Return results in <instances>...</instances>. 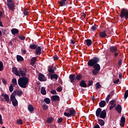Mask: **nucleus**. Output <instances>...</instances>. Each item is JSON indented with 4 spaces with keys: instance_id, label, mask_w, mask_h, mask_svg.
Listing matches in <instances>:
<instances>
[{
    "instance_id": "f257e3e1",
    "label": "nucleus",
    "mask_w": 128,
    "mask_h": 128,
    "mask_svg": "<svg viewBox=\"0 0 128 128\" xmlns=\"http://www.w3.org/2000/svg\"><path fill=\"white\" fill-rule=\"evenodd\" d=\"M28 78L26 76L20 77L18 80V84L20 88H28Z\"/></svg>"
},
{
    "instance_id": "f03ea898",
    "label": "nucleus",
    "mask_w": 128,
    "mask_h": 128,
    "mask_svg": "<svg viewBox=\"0 0 128 128\" xmlns=\"http://www.w3.org/2000/svg\"><path fill=\"white\" fill-rule=\"evenodd\" d=\"M96 114L97 118H100L104 119L106 116V110H102V108H99L96 110Z\"/></svg>"
},
{
    "instance_id": "7ed1b4c3",
    "label": "nucleus",
    "mask_w": 128,
    "mask_h": 128,
    "mask_svg": "<svg viewBox=\"0 0 128 128\" xmlns=\"http://www.w3.org/2000/svg\"><path fill=\"white\" fill-rule=\"evenodd\" d=\"M16 92L14 91L12 92L10 97V100L12 102V104L14 106H16L18 104V102L16 98Z\"/></svg>"
},
{
    "instance_id": "20e7f679",
    "label": "nucleus",
    "mask_w": 128,
    "mask_h": 128,
    "mask_svg": "<svg viewBox=\"0 0 128 128\" xmlns=\"http://www.w3.org/2000/svg\"><path fill=\"white\" fill-rule=\"evenodd\" d=\"M66 112H64V116H67V118L74 116L76 114V110L74 109L68 108Z\"/></svg>"
},
{
    "instance_id": "39448f33",
    "label": "nucleus",
    "mask_w": 128,
    "mask_h": 128,
    "mask_svg": "<svg viewBox=\"0 0 128 128\" xmlns=\"http://www.w3.org/2000/svg\"><path fill=\"white\" fill-rule=\"evenodd\" d=\"M120 17L121 18H125L126 20L128 18V9L123 8L121 10Z\"/></svg>"
},
{
    "instance_id": "423d86ee",
    "label": "nucleus",
    "mask_w": 128,
    "mask_h": 128,
    "mask_svg": "<svg viewBox=\"0 0 128 128\" xmlns=\"http://www.w3.org/2000/svg\"><path fill=\"white\" fill-rule=\"evenodd\" d=\"M98 62H100L98 58L94 57L88 62V66H94Z\"/></svg>"
},
{
    "instance_id": "0eeeda50",
    "label": "nucleus",
    "mask_w": 128,
    "mask_h": 128,
    "mask_svg": "<svg viewBox=\"0 0 128 128\" xmlns=\"http://www.w3.org/2000/svg\"><path fill=\"white\" fill-rule=\"evenodd\" d=\"M7 6L10 10L12 12L14 11V2H13L12 0H6Z\"/></svg>"
},
{
    "instance_id": "6e6552de",
    "label": "nucleus",
    "mask_w": 128,
    "mask_h": 128,
    "mask_svg": "<svg viewBox=\"0 0 128 128\" xmlns=\"http://www.w3.org/2000/svg\"><path fill=\"white\" fill-rule=\"evenodd\" d=\"M27 70L26 68H20L18 70L19 74H20V76H22V77L26 76V74L27 72Z\"/></svg>"
},
{
    "instance_id": "1a4fd4ad",
    "label": "nucleus",
    "mask_w": 128,
    "mask_h": 128,
    "mask_svg": "<svg viewBox=\"0 0 128 128\" xmlns=\"http://www.w3.org/2000/svg\"><path fill=\"white\" fill-rule=\"evenodd\" d=\"M38 80L40 82H46V76L42 73L38 74Z\"/></svg>"
},
{
    "instance_id": "9d476101",
    "label": "nucleus",
    "mask_w": 128,
    "mask_h": 128,
    "mask_svg": "<svg viewBox=\"0 0 128 128\" xmlns=\"http://www.w3.org/2000/svg\"><path fill=\"white\" fill-rule=\"evenodd\" d=\"M66 0H60V1L58 2L59 6H66L68 3H66Z\"/></svg>"
},
{
    "instance_id": "9b49d317",
    "label": "nucleus",
    "mask_w": 128,
    "mask_h": 128,
    "mask_svg": "<svg viewBox=\"0 0 128 128\" xmlns=\"http://www.w3.org/2000/svg\"><path fill=\"white\" fill-rule=\"evenodd\" d=\"M116 101L115 100H112L110 102V110H112L116 106Z\"/></svg>"
},
{
    "instance_id": "f8f14e48",
    "label": "nucleus",
    "mask_w": 128,
    "mask_h": 128,
    "mask_svg": "<svg viewBox=\"0 0 128 128\" xmlns=\"http://www.w3.org/2000/svg\"><path fill=\"white\" fill-rule=\"evenodd\" d=\"M52 102H60V96L58 95H54L51 97Z\"/></svg>"
},
{
    "instance_id": "ddd939ff",
    "label": "nucleus",
    "mask_w": 128,
    "mask_h": 128,
    "mask_svg": "<svg viewBox=\"0 0 128 128\" xmlns=\"http://www.w3.org/2000/svg\"><path fill=\"white\" fill-rule=\"evenodd\" d=\"M12 72L13 74H14L16 76H20V72H18V68H16L14 67L12 68Z\"/></svg>"
},
{
    "instance_id": "4468645a",
    "label": "nucleus",
    "mask_w": 128,
    "mask_h": 128,
    "mask_svg": "<svg viewBox=\"0 0 128 128\" xmlns=\"http://www.w3.org/2000/svg\"><path fill=\"white\" fill-rule=\"evenodd\" d=\"M69 78L70 80V82H76V74H71L69 76Z\"/></svg>"
},
{
    "instance_id": "2eb2a0df",
    "label": "nucleus",
    "mask_w": 128,
    "mask_h": 128,
    "mask_svg": "<svg viewBox=\"0 0 128 128\" xmlns=\"http://www.w3.org/2000/svg\"><path fill=\"white\" fill-rule=\"evenodd\" d=\"M54 70H56V66H54L52 68V67L49 68H48V72L50 74H55Z\"/></svg>"
},
{
    "instance_id": "dca6fc26",
    "label": "nucleus",
    "mask_w": 128,
    "mask_h": 128,
    "mask_svg": "<svg viewBox=\"0 0 128 128\" xmlns=\"http://www.w3.org/2000/svg\"><path fill=\"white\" fill-rule=\"evenodd\" d=\"M115 110H116V112H118V114H120L122 108V106H120V104H118L115 108Z\"/></svg>"
},
{
    "instance_id": "f3484780",
    "label": "nucleus",
    "mask_w": 128,
    "mask_h": 128,
    "mask_svg": "<svg viewBox=\"0 0 128 128\" xmlns=\"http://www.w3.org/2000/svg\"><path fill=\"white\" fill-rule=\"evenodd\" d=\"M36 54L37 56H40V54H42V48L40 46L36 48Z\"/></svg>"
},
{
    "instance_id": "a211bd4d",
    "label": "nucleus",
    "mask_w": 128,
    "mask_h": 128,
    "mask_svg": "<svg viewBox=\"0 0 128 128\" xmlns=\"http://www.w3.org/2000/svg\"><path fill=\"white\" fill-rule=\"evenodd\" d=\"M50 78L52 80H58V75L54 73V74H52L50 76Z\"/></svg>"
},
{
    "instance_id": "6ab92c4d",
    "label": "nucleus",
    "mask_w": 128,
    "mask_h": 128,
    "mask_svg": "<svg viewBox=\"0 0 128 128\" xmlns=\"http://www.w3.org/2000/svg\"><path fill=\"white\" fill-rule=\"evenodd\" d=\"M118 50L116 46H112L110 48V52H116Z\"/></svg>"
},
{
    "instance_id": "aec40b11",
    "label": "nucleus",
    "mask_w": 128,
    "mask_h": 128,
    "mask_svg": "<svg viewBox=\"0 0 128 128\" xmlns=\"http://www.w3.org/2000/svg\"><path fill=\"white\" fill-rule=\"evenodd\" d=\"M28 108L30 112H32L34 110V106H32V104L28 105Z\"/></svg>"
},
{
    "instance_id": "412c9836",
    "label": "nucleus",
    "mask_w": 128,
    "mask_h": 128,
    "mask_svg": "<svg viewBox=\"0 0 128 128\" xmlns=\"http://www.w3.org/2000/svg\"><path fill=\"white\" fill-rule=\"evenodd\" d=\"M14 92H16V94H17V96H22V90H14Z\"/></svg>"
},
{
    "instance_id": "4be33fe9",
    "label": "nucleus",
    "mask_w": 128,
    "mask_h": 128,
    "mask_svg": "<svg viewBox=\"0 0 128 128\" xmlns=\"http://www.w3.org/2000/svg\"><path fill=\"white\" fill-rule=\"evenodd\" d=\"M99 36L100 38H106V31L100 32Z\"/></svg>"
},
{
    "instance_id": "5701e85b",
    "label": "nucleus",
    "mask_w": 128,
    "mask_h": 128,
    "mask_svg": "<svg viewBox=\"0 0 128 128\" xmlns=\"http://www.w3.org/2000/svg\"><path fill=\"white\" fill-rule=\"evenodd\" d=\"M18 30L16 29V28H12L11 30V32L12 34H18Z\"/></svg>"
},
{
    "instance_id": "b1692460",
    "label": "nucleus",
    "mask_w": 128,
    "mask_h": 128,
    "mask_svg": "<svg viewBox=\"0 0 128 128\" xmlns=\"http://www.w3.org/2000/svg\"><path fill=\"white\" fill-rule=\"evenodd\" d=\"M93 68H94V70H100V64H96L94 66Z\"/></svg>"
},
{
    "instance_id": "393cba45",
    "label": "nucleus",
    "mask_w": 128,
    "mask_h": 128,
    "mask_svg": "<svg viewBox=\"0 0 128 128\" xmlns=\"http://www.w3.org/2000/svg\"><path fill=\"white\" fill-rule=\"evenodd\" d=\"M36 57H33L31 59L30 64L32 66H34V64H36Z\"/></svg>"
},
{
    "instance_id": "a878e982",
    "label": "nucleus",
    "mask_w": 128,
    "mask_h": 128,
    "mask_svg": "<svg viewBox=\"0 0 128 128\" xmlns=\"http://www.w3.org/2000/svg\"><path fill=\"white\" fill-rule=\"evenodd\" d=\"M54 118L50 117L47 119L46 122H48V124H52V122H54Z\"/></svg>"
},
{
    "instance_id": "bb28decb",
    "label": "nucleus",
    "mask_w": 128,
    "mask_h": 128,
    "mask_svg": "<svg viewBox=\"0 0 128 128\" xmlns=\"http://www.w3.org/2000/svg\"><path fill=\"white\" fill-rule=\"evenodd\" d=\"M16 60L18 62H22V60H24V58H22L20 55H17Z\"/></svg>"
},
{
    "instance_id": "cd10ccee",
    "label": "nucleus",
    "mask_w": 128,
    "mask_h": 128,
    "mask_svg": "<svg viewBox=\"0 0 128 128\" xmlns=\"http://www.w3.org/2000/svg\"><path fill=\"white\" fill-rule=\"evenodd\" d=\"M99 106H100V108H104V106H106V101H104V100H102V101L100 102Z\"/></svg>"
},
{
    "instance_id": "c85d7f7f",
    "label": "nucleus",
    "mask_w": 128,
    "mask_h": 128,
    "mask_svg": "<svg viewBox=\"0 0 128 128\" xmlns=\"http://www.w3.org/2000/svg\"><path fill=\"white\" fill-rule=\"evenodd\" d=\"M41 94H43V96L46 94V88L44 87H42Z\"/></svg>"
},
{
    "instance_id": "c756f323",
    "label": "nucleus",
    "mask_w": 128,
    "mask_h": 128,
    "mask_svg": "<svg viewBox=\"0 0 128 128\" xmlns=\"http://www.w3.org/2000/svg\"><path fill=\"white\" fill-rule=\"evenodd\" d=\"M75 80L76 81L78 80L80 82V74L79 73L78 74H76V76H75Z\"/></svg>"
},
{
    "instance_id": "7c9ffc66",
    "label": "nucleus",
    "mask_w": 128,
    "mask_h": 128,
    "mask_svg": "<svg viewBox=\"0 0 128 128\" xmlns=\"http://www.w3.org/2000/svg\"><path fill=\"white\" fill-rule=\"evenodd\" d=\"M98 123L101 126H104V121L102 119H98Z\"/></svg>"
},
{
    "instance_id": "2f4dec72",
    "label": "nucleus",
    "mask_w": 128,
    "mask_h": 128,
    "mask_svg": "<svg viewBox=\"0 0 128 128\" xmlns=\"http://www.w3.org/2000/svg\"><path fill=\"white\" fill-rule=\"evenodd\" d=\"M44 102L47 104H50V98H46L44 99Z\"/></svg>"
},
{
    "instance_id": "473e14b6",
    "label": "nucleus",
    "mask_w": 128,
    "mask_h": 128,
    "mask_svg": "<svg viewBox=\"0 0 128 128\" xmlns=\"http://www.w3.org/2000/svg\"><path fill=\"white\" fill-rule=\"evenodd\" d=\"M80 86H82V88H86L88 86V85H86V82L82 80L80 82Z\"/></svg>"
},
{
    "instance_id": "72a5a7b5",
    "label": "nucleus",
    "mask_w": 128,
    "mask_h": 128,
    "mask_svg": "<svg viewBox=\"0 0 128 128\" xmlns=\"http://www.w3.org/2000/svg\"><path fill=\"white\" fill-rule=\"evenodd\" d=\"M4 98L6 100V101L7 102L8 104L10 102V96L8 94H5Z\"/></svg>"
},
{
    "instance_id": "f704fd0d",
    "label": "nucleus",
    "mask_w": 128,
    "mask_h": 128,
    "mask_svg": "<svg viewBox=\"0 0 128 128\" xmlns=\"http://www.w3.org/2000/svg\"><path fill=\"white\" fill-rule=\"evenodd\" d=\"M86 45L88 46H90L92 44V40L89 39L86 40Z\"/></svg>"
},
{
    "instance_id": "c9c22d12",
    "label": "nucleus",
    "mask_w": 128,
    "mask_h": 128,
    "mask_svg": "<svg viewBox=\"0 0 128 128\" xmlns=\"http://www.w3.org/2000/svg\"><path fill=\"white\" fill-rule=\"evenodd\" d=\"M30 48L32 50H36V48H38V46L34 44H32L30 45Z\"/></svg>"
},
{
    "instance_id": "e433bc0d",
    "label": "nucleus",
    "mask_w": 128,
    "mask_h": 128,
    "mask_svg": "<svg viewBox=\"0 0 128 128\" xmlns=\"http://www.w3.org/2000/svg\"><path fill=\"white\" fill-rule=\"evenodd\" d=\"M4 70V63L0 60V72H2Z\"/></svg>"
},
{
    "instance_id": "4c0bfd02",
    "label": "nucleus",
    "mask_w": 128,
    "mask_h": 128,
    "mask_svg": "<svg viewBox=\"0 0 128 128\" xmlns=\"http://www.w3.org/2000/svg\"><path fill=\"white\" fill-rule=\"evenodd\" d=\"M98 72H100V70L94 69V70H92V73L94 76H96V74H98Z\"/></svg>"
},
{
    "instance_id": "58836bf2",
    "label": "nucleus",
    "mask_w": 128,
    "mask_h": 128,
    "mask_svg": "<svg viewBox=\"0 0 128 128\" xmlns=\"http://www.w3.org/2000/svg\"><path fill=\"white\" fill-rule=\"evenodd\" d=\"M102 88V86L100 84V82H98L96 84V90H98V88Z\"/></svg>"
},
{
    "instance_id": "ea45409f",
    "label": "nucleus",
    "mask_w": 128,
    "mask_h": 128,
    "mask_svg": "<svg viewBox=\"0 0 128 128\" xmlns=\"http://www.w3.org/2000/svg\"><path fill=\"white\" fill-rule=\"evenodd\" d=\"M16 122L17 124H19V125L22 124V119H18L16 120Z\"/></svg>"
},
{
    "instance_id": "a19ab883",
    "label": "nucleus",
    "mask_w": 128,
    "mask_h": 128,
    "mask_svg": "<svg viewBox=\"0 0 128 128\" xmlns=\"http://www.w3.org/2000/svg\"><path fill=\"white\" fill-rule=\"evenodd\" d=\"M9 90L10 92H12L14 91V85L12 84H11L10 86Z\"/></svg>"
},
{
    "instance_id": "79ce46f5",
    "label": "nucleus",
    "mask_w": 128,
    "mask_h": 128,
    "mask_svg": "<svg viewBox=\"0 0 128 128\" xmlns=\"http://www.w3.org/2000/svg\"><path fill=\"white\" fill-rule=\"evenodd\" d=\"M42 108L44 110H46L48 108V106L46 104H44L42 105Z\"/></svg>"
},
{
    "instance_id": "37998d69",
    "label": "nucleus",
    "mask_w": 128,
    "mask_h": 128,
    "mask_svg": "<svg viewBox=\"0 0 128 128\" xmlns=\"http://www.w3.org/2000/svg\"><path fill=\"white\" fill-rule=\"evenodd\" d=\"M128 90L125 92V93L124 94V99L126 100V98H128Z\"/></svg>"
},
{
    "instance_id": "c03bdc74",
    "label": "nucleus",
    "mask_w": 128,
    "mask_h": 128,
    "mask_svg": "<svg viewBox=\"0 0 128 128\" xmlns=\"http://www.w3.org/2000/svg\"><path fill=\"white\" fill-rule=\"evenodd\" d=\"M12 82L15 85L18 84V82H16V78L12 79Z\"/></svg>"
},
{
    "instance_id": "a18cd8bd",
    "label": "nucleus",
    "mask_w": 128,
    "mask_h": 128,
    "mask_svg": "<svg viewBox=\"0 0 128 128\" xmlns=\"http://www.w3.org/2000/svg\"><path fill=\"white\" fill-rule=\"evenodd\" d=\"M122 60H120L118 62V66L120 68L122 66Z\"/></svg>"
},
{
    "instance_id": "49530a36",
    "label": "nucleus",
    "mask_w": 128,
    "mask_h": 128,
    "mask_svg": "<svg viewBox=\"0 0 128 128\" xmlns=\"http://www.w3.org/2000/svg\"><path fill=\"white\" fill-rule=\"evenodd\" d=\"M18 38L21 40H26V36H18Z\"/></svg>"
},
{
    "instance_id": "de8ad7c7",
    "label": "nucleus",
    "mask_w": 128,
    "mask_h": 128,
    "mask_svg": "<svg viewBox=\"0 0 128 128\" xmlns=\"http://www.w3.org/2000/svg\"><path fill=\"white\" fill-rule=\"evenodd\" d=\"M110 98V94H108L106 100V102H108Z\"/></svg>"
},
{
    "instance_id": "09e8293b",
    "label": "nucleus",
    "mask_w": 128,
    "mask_h": 128,
    "mask_svg": "<svg viewBox=\"0 0 128 128\" xmlns=\"http://www.w3.org/2000/svg\"><path fill=\"white\" fill-rule=\"evenodd\" d=\"M50 94H56V90H52L50 92Z\"/></svg>"
},
{
    "instance_id": "8fccbe9b",
    "label": "nucleus",
    "mask_w": 128,
    "mask_h": 128,
    "mask_svg": "<svg viewBox=\"0 0 128 128\" xmlns=\"http://www.w3.org/2000/svg\"><path fill=\"white\" fill-rule=\"evenodd\" d=\"M0 124H4V122H2V116L0 114Z\"/></svg>"
},
{
    "instance_id": "3c124183",
    "label": "nucleus",
    "mask_w": 128,
    "mask_h": 128,
    "mask_svg": "<svg viewBox=\"0 0 128 128\" xmlns=\"http://www.w3.org/2000/svg\"><path fill=\"white\" fill-rule=\"evenodd\" d=\"M71 44H76V39H74V38H72L71 40Z\"/></svg>"
},
{
    "instance_id": "603ef678",
    "label": "nucleus",
    "mask_w": 128,
    "mask_h": 128,
    "mask_svg": "<svg viewBox=\"0 0 128 128\" xmlns=\"http://www.w3.org/2000/svg\"><path fill=\"white\" fill-rule=\"evenodd\" d=\"M62 118H59L58 120V124H60V122H62Z\"/></svg>"
},
{
    "instance_id": "864d4df0",
    "label": "nucleus",
    "mask_w": 128,
    "mask_h": 128,
    "mask_svg": "<svg viewBox=\"0 0 128 128\" xmlns=\"http://www.w3.org/2000/svg\"><path fill=\"white\" fill-rule=\"evenodd\" d=\"M121 122H126V118L124 117L121 118Z\"/></svg>"
},
{
    "instance_id": "5fc2aeb1",
    "label": "nucleus",
    "mask_w": 128,
    "mask_h": 128,
    "mask_svg": "<svg viewBox=\"0 0 128 128\" xmlns=\"http://www.w3.org/2000/svg\"><path fill=\"white\" fill-rule=\"evenodd\" d=\"M53 58L54 60H58V55H55L53 56Z\"/></svg>"
},
{
    "instance_id": "6e6d98bb",
    "label": "nucleus",
    "mask_w": 128,
    "mask_h": 128,
    "mask_svg": "<svg viewBox=\"0 0 128 128\" xmlns=\"http://www.w3.org/2000/svg\"><path fill=\"white\" fill-rule=\"evenodd\" d=\"M92 84H94V82L92 80L88 81V86H92Z\"/></svg>"
},
{
    "instance_id": "4d7b16f0",
    "label": "nucleus",
    "mask_w": 128,
    "mask_h": 128,
    "mask_svg": "<svg viewBox=\"0 0 128 128\" xmlns=\"http://www.w3.org/2000/svg\"><path fill=\"white\" fill-rule=\"evenodd\" d=\"M91 30H96V26H93L91 27Z\"/></svg>"
},
{
    "instance_id": "13d9d810",
    "label": "nucleus",
    "mask_w": 128,
    "mask_h": 128,
    "mask_svg": "<svg viewBox=\"0 0 128 128\" xmlns=\"http://www.w3.org/2000/svg\"><path fill=\"white\" fill-rule=\"evenodd\" d=\"M114 56L116 58V56H118V54L120 52V51H118V52H114Z\"/></svg>"
},
{
    "instance_id": "bf43d9fd",
    "label": "nucleus",
    "mask_w": 128,
    "mask_h": 128,
    "mask_svg": "<svg viewBox=\"0 0 128 128\" xmlns=\"http://www.w3.org/2000/svg\"><path fill=\"white\" fill-rule=\"evenodd\" d=\"M56 90H57V92H62V88L61 87H58Z\"/></svg>"
},
{
    "instance_id": "052dcab7",
    "label": "nucleus",
    "mask_w": 128,
    "mask_h": 128,
    "mask_svg": "<svg viewBox=\"0 0 128 128\" xmlns=\"http://www.w3.org/2000/svg\"><path fill=\"white\" fill-rule=\"evenodd\" d=\"M23 14H24V16H28V10H24L23 12Z\"/></svg>"
},
{
    "instance_id": "680f3d73",
    "label": "nucleus",
    "mask_w": 128,
    "mask_h": 128,
    "mask_svg": "<svg viewBox=\"0 0 128 128\" xmlns=\"http://www.w3.org/2000/svg\"><path fill=\"white\" fill-rule=\"evenodd\" d=\"M118 82H120V80L119 79H117V80H114V84H118Z\"/></svg>"
},
{
    "instance_id": "e2e57ef3",
    "label": "nucleus",
    "mask_w": 128,
    "mask_h": 128,
    "mask_svg": "<svg viewBox=\"0 0 128 128\" xmlns=\"http://www.w3.org/2000/svg\"><path fill=\"white\" fill-rule=\"evenodd\" d=\"M58 82L59 84H62V78H60V77H58Z\"/></svg>"
},
{
    "instance_id": "0e129e2a",
    "label": "nucleus",
    "mask_w": 128,
    "mask_h": 128,
    "mask_svg": "<svg viewBox=\"0 0 128 128\" xmlns=\"http://www.w3.org/2000/svg\"><path fill=\"white\" fill-rule=\"evenodd\" d=\"M2 82L3 84H6V80L2 79Z\"/></svg>"
},
{
    "instance_id": "69168bd1",
    "label": "nucleus",
    "mask_w": 128,
    "mask_h": 128,
    "mask_svg": "<svg viewBox=\"0 0 128 128\" xmlns=\"http://www.w3.org/2000/svg\"><path fill=\"white\" fill-rule=\"evenodd\" d=\"M22 54H26V50H22Z\"/></svg>"
},
{
    "instance_id": "338daca9",
    "label": "nucleus",
    "mask_w": 128,
    "mask_h": 128,
    "mask_svg": "<svg viewBox=\"0 0 128 128\" xmlns=\"http://www.w3.org/2000/svg\"><path fill=\"white\" fill-rule=\"evenodd\" d=\"M94 128H100V126L99 124H96L94 126Z\"/></svg>"
},
{
    "instance_id": "774afa93",
    "label": "nucleus",
    "mask_w": 128,
    "mask_h": 128,
    "mask_svg": "<svg viewBox=\"0 0 128 128\" xmlns=\"http://www.w3.org/2000/svg\"><path fill=\"white\" fill-rule=\"evenodd\" d=\"M120 126H122V128H123V126H124V122H121V124H120Z\"/></svg>"
}]
</instances>
